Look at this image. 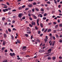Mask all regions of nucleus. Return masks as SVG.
I'll list each match as a JSON object with an SVG mask.
<instances>
[{
    "instance_id": "34",
    "label": "nucleus",
    "mask_w": 62,
    "mask_h": 62,
    "mask_svg": "<svg viewBox=\"0 0 62 62\" xmlns=\"http://www.w3.org/2000/svg\"><path fill=\"white\" fill-rule=\"evenodd\" d=\"M37 4V3H36L35 2H34L33 3V5H36Z\"/></svg>"
},
{
    "instance_id": "55",
    "label": "nucleus",
    "mask_w": 62,
    "mask_h": 62,
    "mask_svg": "<svg viewBox=\"0 0 62 62\" xmlns=\"http://www.w3.org/2000/svg\"><path fill=\"white\" fill-rule=\"evenodd\" d=\"M8 10H11V8H8Z\"/></svg>"
},
{
    "instance_id": "61",
    "label": "nucleus",
    "mask_w": 62,
    "mask_h": 62,
    "mask_svg": "<svg viewBox=\"0 0 62 62\" xmlns=\"http://www.w3.org/2000/svg\"><path fill=\"white\" fill-rule=\"evenodd\" d=\"M12 11H16V9L13 10H12Z\"/></svg>"
},
{
    "instance_id": "22",
    "label": "nucleus",
    "mask_w": 62,
    "mask_h": 62,
    "mask_svg": "<svg viewBox=\"0 0 62 62\" xmlns=\"http://www.w3.org/2000/svg\"><path fill=\"white\" fill-rule=\"evenodd\" d=\"M47 30H48V29H46L45 31H44V32L46 33V32L47 31Z\"/></svg>"
},
{
    "instance_id": "15",
    "label": "nucleus",
    "mask_w": 62,
    "mask_h": 62,
    "mask_svg": "<svg viewBox=\"0 0 62 62\" xmlns=\"http://www.w3.org/2000/svg\"><path fill=\"white\" fill-rule=\"evenodd\" d=\"M33 17L35 19H36L37 18V16H35V15L33 16Z\"/></svg>"
},
{
    "instance_id": "39",
    "label": "nucleus",
    "mask_w": 62,
    "mask_h": 62,
    "mask_svg": "<svg viewBox=\"0 0 62 62\" xmlns=\"http://www.w3.org/2000/svg\"><path fill=\"white\" fill-rule=\"evenodd\" d=\"M61 7V5H59L58 6V8H60Z\"/></svg>"
},
{
    "instance_id": "42",
    "label": "nucleus",
    "mask_w": 62,
    "mask_h": 62,
    "mask_svg": "<svg viewBox=\"0 0 62 62\" xmlns=\"http://www.w3.org/2000/svg\"><path fill=\"white\" fill-rule=\"evenodd\" d=\"M53 39L54 40L55 39V37L54 36H53Z\"/></svg>"
},
{
    "instance_id": "36",
    "label": "nucleus",
    "mask_w": 62,
    "mask_h": 62,
    "mask_svg": "<svg viewBox=\"0 0 62 62\" xmlns=\"http://www.w3.org/2000/svg\"><path fill=\"white\" fill-rule=\"evenodd\" d=\"M32 11L33 12H34V11H35V9H32Z\"/></svg>"
},
{
    "instance_id": "12",
    "label": "nucleus",
    "mask_w": 62,
    "mask_h": 62,
    "mask_svg": "<svg viewBox=\"0 0 62 62\" xmlns=\"http://www.w3.org/2000/svg\"><path fill=\"white\" fill-rule=\"evenodd\" d=\"M27 33L28 34H30L31 33V32L30 31H27Z\"/></svg>"
},
{
    "instance_id": "38",
    "label": "nucleus",
    "mask_w": 62,
    "mask_h": 62,
    "mask_svg": "<svg viewBox=\"0 0 62 62\" xmlns=\"http://www.w3.org/2000/svg\"><path fill=\"white\" fill-rule=\"evenodd\" d=\"M43 20H46V17H44L43 18Z\"/></svg>"
},
{
    "instance_id": "16",
    "label": "nucleus",
    "mask_w": 62,
    "mask_h": 62,
    "mask_svg": "<svg viewBox=\"0 0 62 62\" xmlns=\"http://www.w3.org/2000/svg\"><path fill=\"white\" fill-rule=\"evenodd\" d=\"M40 26L42 28L43 27V24H42V23H40Z\"/></svg>"
},
{
    "instance_id": "46",
    "label": "nucleus",
    "mask_w": 62,
    "mask_h": 62,
    "mask_svg": "<svg viewBox=\"0 0 62 62\" xmlns=\"http://www.w3.org/2000/svg\"><path fill=\"white\" fill-rule=\"evenodd\" d=\"M54 43H55V41L53 42L52 44V46H54Z\"/></svg>"
},
{
    "instance_id": "23",
    "label": "nucleus",
    "mask_w": 62,
    "mask_h": 62,
    "mask_svg": "<svg viewBox=\"0 0 62 62\" xmlns=\"http://www.w3.org/2000/svg\"><path fill=\"white\" fill-rule=\"evenodd\" d=\"M8 15H10L11 14V12L9 11L8 13Z\"/></svg>"
},
{
    "instance_id": "2",
    "label": "nucleus",
    "mask_w": 62,
    "mask_h": 62,
    "mask_svg": "<svg viewBox=\"0 0 62 62\" xmlns=\"http://www.w3.org/2000/svg\"><path fill=\"white\" fill-rule=\"evenodd\" d=\"M22 15L23 14L22 13H19L18 15V17H19V18H21L22 16Z\"/></svg>"
},
{
    "instance_id": "57",
    "label": "nucleus",
    "mask_w": 62,
    "mask_h": 62,
    "mask_svg": "<svg viewBox=\"0 0 62 62\" xmlns=\"http://www.w3.org/2000/svg\"><path fill=\"white\" fill-rule=\"evenodd\" d=\"M10 50L12 52H13V50L12 49H10Z\"/></svg>"
},
{
    "instance_id": "13",
    "label": "nucleus",
    "mask_w": 62,
    "mask_h": 62,
    "mask_svg": "<svg viewBox=\"0 0 62 62\" xmlns=\"http://www.w3.org/2000/svg\"><path fill=\"white\" fill-rule=\"evenodd\" d=\"M56 59V57H52L53 60H55Z\"/></svg>"
},
{
    "instance_id": "47",
    "label": "nucleus",
    "mask_w": 62,
    "mask_h": 62,
    "mask_svg": "<svg viewBox=\"0 0 62 62\" xmlns=\"http://www.w3.org/2000/svg\"><path fill=\"white\" fill-rule=\"evenodd\" d=\"M11 37H12L11 39H12V40L14 39V37H13V36H12Z\"/></svg>"
},
{
    "instance_id": "7",
    "label": "nucleus",
    "mask_w": 62,
    "mask_h": 62,
    "mask_svg": "<svg viewBox=\"0 0 62 62\" xmlns=\"http://www.w3.org/2000/svg\"><path fill=\"white\" fill-rule=\"evenodd\" d=\"M44 52V50H41L39 51V52L40 53H42V52Z\"/></svg>"
},
{
    "instance_id": "30",
    "label": "nucleus",
    "mask_w": 62,
    "mask_h": 62,
    "mask_svg": "<svg viewBox=\"0 0 62 62\" xmlns=\"http://www.w3.org/2000/svg\"><path fill=\"white\" fill-rule=\"evenodd\" d=\"M35 10H36V11H39V9L37 8H36L35 9Z\"/></svg>"
},
{
    "instance_id": "40",
    "label": "nucleus",
    "mask_w": 62,
    "mask_h": 62,
    "mask_svg": "<svg viewBox=\"0 0 62 62\" xmlns=\"http://www.w3.org/2000/svg\"><path fill=\"white\" fill-rule=\"evenodd\" d=\"M59 42H60L61 43H62V40L60 39L59 41Z\"/></svg>"
},
{
    "instance_id": "43",
    "label": "nucleus",
    "mask_w": 62,
    "mask_h": 62,
    "mask_svg": "<svg viewBox=\"0 0 62 62\" xmlns=\"http://www.w3.org/2000/svg\"><path fill=\"white\" fill-rule=\"evenodd\" d=\"M25 7V5H23L22 6V8H24Z\"/></svg>"
},
{
    "instance_id": "48",
    "label": "nucleus",
    "mask_w": 62,
    "mask_h": 62,
    "mask_svg": "<svg viewBox=\"0 0 62 62\" xmlns=\"http://www.w3.org/2000/svg\"><path fill=\"white\" fill-rule=\"evenodd\" d=\"M12 54H13V56H15V53H13Z\"/></svg>"
},
{
    "instance_id": "64",
    "label": "nucleus",
    "mask_w": 62,
    "mask_h": 62,
    "mask_svg": "<svg viewBox=\"0 0 62 62\" xmlns=\"http://www.w3.org/2000/svg\"><path fill=\"white\" fill-rule=\"evenodd\" d=\"M59 59H62V57L60 56L59 57Z\"/></svg>"
},
{
    "instance_id": "4",
    "label": "nucleus",
    "mask_w": 62,
    "mask_h": 62,
    "mask_svg": "<svg viewBox=\"0 0 62 62\" xmlns=\"http://www.w3.org/2000/svg\"><path fill=\"white\" fill-rule=\"evenodd\" d=\"M31 23L32 24V25H35L36 23H35V22H34L33 21H32L31 22Z\"/></svg>"
},
{
    "instance_id": "19",
    "label": "nucleus",
    "mask_w": 62,
    "mask_h": 62,
    "mask_svg": "<svg viewBox=\"0 0 62 62\" xmlns=\"http://www.w3.org/2000/svg\"><path fill=\"white\" fill-rule=\"evenodd\" d=\"M56 38H57V39H59V36H58V35L57 34H56Z\"/></svg>"
},
{
    "instance_id": "21",
    "label": "nucleus",
    "mask_w": 62,
    "mask_h": 62,
    "mask_svg": "<svg viewBox=\"0 0 62 62\" xmlns=\"http://www.w3.org/2000/svg\"><path fill=\"white\" fill-rule=\"evenodd\" d=\"M59 27H62V24H59Z\"/></svg>"
},
{
    "instance_id": "1",
    "label": "nucleus",
    "mask_w": 62,
    "mask_h": 62,
    "mask_svg": "<svg viewBox=\"0 0 62 62\" xmlns=\"http://www.w3.org/2000/svg\"><path fill=\"white\" fill-rule=\"evenodd\" d=\"M26 46H23L22 47V50L23 51H26Z\"/></svg>"
},
{
    "instance_id": "14",
    "label": "nucleus",
    "mask_w": 62,
    "mask_h": 62,
    "mask_svg": "<svg viewBox=\"0 0 62 62\" xmlns=\"http://www.w3.org/2000/svg\"><path fill=\"white\" fill-rule=\"evenodd\" d=\"M51 51H52V49H50L47 51V52H51Z\"/></svg>"
},
{
    "instance_id": "49",
    "label": "nucleus",
    "mask_w": 62,
    "mask_h": 62,
    "mask_svg": "<svg viewBox=\"0 0 62 62\" xmlns=\"http://www.w3.org/2000/svg\"><path fill=\"white\" fill-rule=\"evenodd\" d=\"M41 10L42 11H44V10H43V9L42 8H41Z\"/></svg>"
},
{
    "instance_id": "9",
    "label": "nucleus",
    "mask_w": 62,
    "mask_h": 62,
    "mask_svg": "<svg viewBox=\"0 0 62 62\" xmlns=\"http://www.w3.org/2000/svg\"><path fill=\"white\" fill-rule=\"evenodd\" d=\"M6 41H3L2 44L3 45H5V44H6Z\"/></svg>"
},
{
    "instance_id": "6",
    "label": "nucleus",
    "mask_w": 62,
    "mask_h": 62,
    "mask_svg": "<svg viewBox=\"0 0 62 62\" xmlns=\"http://www.w3.org/2000/svg\"><path fill=\"white\" fill-rule=\"evenodd\" d=\"M27 31H30V28L29 27H28L27 29Z\"/></svg>"
},
{
    "instance_id": "31",
    "label": "nucleus",
    "mask_w": 62,
    "mask_h": 62,
    "mask_svg": "<svg viewBox=\"0 0 62 62\" xmlns=\"http://www.w3.org/2000/svg\"><path fill=\"white\" fill-rule=\"evenodd\" d=\"M13 30L14 31H17V29H16L15 28H13Z\"/></svg>"
},
{
    "instance_id": "35",
    "label": "nucleus",
    "mask_w": 62,
    "mask_h": 62,
    "mask_svg": "<svg viewBox=\"0 0 62 62\" xmlns=\"http://www.w3.org/2000/svg\"><path fill=\"white\" fill-rule=\"evenodd\" d=\"M5 19H6L5 17H3L2 18V20L3 21H5Z\"/></svg>"
},
{
    "instance_id": "26",
    "label": "nucleus",
    "mask_w": 62,
    "mask_h": 62,
    "mask_svg": "<svg viewBox=\"0 0 62 62\" xmlns=\"http://www.w3.org/2000/svg\"><path fill=\"white\" fill-rule=\"evenodd\" d=\"M44 40H45V42H46L48 41V40L47 39H45Z\"/></svg>"
},
{
    "instance_id": "52",
    "label": "nucleus",
    "mask_w": 62,
    "mask_h": 62,
    "mask_svg": "<svg viewBox=\"0 0 62 62\" xmlns=\"http://www.w3.org/2000/svg\"><path fill=\"white\" fill-rule=\"evenodd\" d=\"M5 11H8V8H6L5 9Z\"/></svg>"
},
{
    "instance_id": "28",
    "label": "nucleus",
    "mask_w": 62,
    "mask_h": 62,
    "mask_svg": "<svg viewBox=\"0 0 62 62\" xmlns=\"http://www.w3.org/2000/svg\"><path fill=\"white\" fill-rule=\"evenodd\" d=\"M47 4H51V2L50 1H48L46 2Z\"/></svg>"
},
{
    "instance_id": "62",
    "label": "nucleus",
    "mask_w": 62,
    "mask_h": 62,
    "mask_svg": "<svg viewBox=\"0 0 62 62\" xmlns=\"http://www.w3.org/2000/svg\"><path fill=\"white\" fill-rule=\"evenodd\" d=\"M28 9H29V8H26L25 9V10H28Z\"/></svg>"
},
{
    "instance_id": "51",
    "label": "nucleus",
    "mask_w": 62,
    "mask_h": 62,
    "mask_svg": "<svg viewBox=\"0 0 62 62\" xmlns=\"http://www.w3.org/2000/svg\"><path fill=\"white\" fill-rule=\"evenodd\" d=\"M53 24H56V23H56V22H53Z\"/></svg>"
},
{
    "instance_id": "60",
    "label": "nucleus",
    "mask_w": 62,
    "mask_h": 62,
    "mask_svg": "<svg viewBox=\"0 0 62 62\" xmlns=\"http://www.w3.org/2000/svg\"><path fill=\"white\" fill-rule=\"evenodd\" d=\"M37 42H40V41H39V39H37Z\"/></svg>"
},
{
    "instance_id": "10",
    "label": "nucleus",
    "mask_w": 62,
    "mask_h": 62,
    "mask_svg": "<svg viewBox=\"0 0 62 62\" xmlns=\"http://www.w3.org/2000/svg\"><path fill=\"white\" fill-rule=\"evenodd\" d=\"M17 57H18L17 58V59H18V60H20V59H21V58L19 57V56H17Z\"/></svg>"
},
{
    "instance_id": "45",
    "label": "nucleus",
    "mask_w": 62,
    "mask_h": 62,
    "mask_svg": "<svg viewBox=\"0 0 62 62\" xmlns=\"http://www.w3.org/2000/svg\"><path fill=\"white\" fill-rule=\"evenodd\" d=\"M6 4H7L8 5V6H9L10 5L9 3L8 2H7L6 3Z\"/></svg>"
},
{
    "instance_id": "29",
    "label": "nucleus",
    "mask_w": 62,
    "mask_h": 62,
    "mask_svg": "<svg viewBox=\"0 0 62 62\" xmlns=\"http://www.w3.org/2000/svg\"><path fill=\"white\" fill-rule=\"evenodd\" d=\"M41 33V32L40 31H38V33L39 34H40V33Z\"/></svg>"
},
{
    "instance_id": "41",
    "label": "nucleus",
    "mask_w": 62,
    "mask_h": 62,
    "mask_svg": "<svg viewBox=\"0 0 62 62\" xmlns=\"http://www.w3.org/2000/svg\"><path fill=\"white\" fill-rule=\"evenodd\" d=\"M25 36H26V37H28V34H25Z\"/></svg>"
},
{
    "instance_id": "17",
    "label": "nucleus",
    "mask_w": 62,
    "mask_h": 62,
    "mask_svg": "<svg viewBox=\"0 0 62 62\" xmlns=\"http://www.w3.org/2000/svg\"><path fill=\"white\" fill-rule=\"evenodd\" d=\"M4 38H7V34H4Z\"/></svg>"
},
{
    "instance_id": "18",
    "label": "nucleus",
    "mask_w": 62,
    "mask_h": 62,
    "mask_svg": "<svg viewBox=\"0 0 62 62\" xmlns=\"http://www.w3.org/2000/svg\"><path fill=\"white\" fill-rule=\"evenodd\" d=\"M53 32L54 33H56V30H53Z\"/></svg>"
},
{
    "instance_id": "58",
    "label": "nucleus",
    "mask_w": 62,
    "mask_h": 62,
    "mask_svg": "<svg viewBox=\"0 0 62 62\" xmlns=\"http://www.w3.org/2000/svg\"><path fill=\"white\" fill-rule=\"evenodd\" d=\"M32 1H33V0H28V1L29 2H32Z\"/></svg>"
},
{
    "instance_id": "63",
    "label": "nucleus",
    "mask_w": 62,
    "mask_h": 62,
    "mask_svg": "<svg viewBox=\"0 0 62 62\" xmlns=\"http://www.w3.org/2000/svg\"><path fill=\"white\" fill-rule=\"evenodd\" d=\"M4 52H6V53H7V52H8V50L6 49L5 50Z\"/></svg>"
},
{
    "instance_id": "3",
    "label": "nucleus",
    "mask_w": 62,
    "mask_h": 62,
    "mask_svg": "<svg viewBox=\"0 0 62 62\" xmlns=\"http://www.w3.org/2000/svg\"><path fill=\"white\" fill-rule=\"evenodd\" d=\"M38 17H41V18H42V17L43 16L41 14H39L38 15Z\"/></svg>"
},
{
    "instance_id": "56",
    "label": "nucleus",
    "mask_w": 62,
    "mask_h": 62,
    "mask_svg": "<svg viewBox=\"0 0 62 62\" xmlns=\"http://www.w3.org/2000/svg\"><path fill=\"white\" fill-rule=\"evenodd\" d=\"M3 12H6V10H5V9H3Z\"/></svg>"
},
{
    "instance_id": "44",
    "label": "nucleus",
    "mask_w": 62,
    "mask_h": 62,
    "mask_svg": "<svg viewBox=\"0 0 62 62\" xmlns=\"http://www.w3.org/2000/svg\"><path fill=\"white\" fill-rule=\"evenodd\" d=\"M29 19L30 21H32V18L31 17H30Z\"/></svg>"
},
{
    "instance_id": "37",
    "label": "nucleus",
    "mask_w": 62,
    "mask_h": 62,
    "mask_svg": "<svg viewBox=\"0 0 62 62\" xmlns=\"http://www.w3.org/2000/svg\"><path fill=\"white\" fill-rule=\"evenodd\" d=\"M47 15V14L46 13H45L44 15V17H46Z\"/></svg>"
},
{
    "instance_id": "25",
    "label": "nucleus",
    "mask_w": 62,
    "mask_h": 62,
    "mask_svg": "<svg viewBox=\"0 0 62 62\" xmlns=\"http://www.w3.org/2000/svg\"><path fill=\"white\" fill-rule=\"evenodd\" d=\"M9 54L10 55H11V56H13V55L12 54V53H10Z\"/></svg>"
},
{
    "instance_id": "5",
    "label": "nucleus",
    "mask_w": 62,
    "mask_h": 62,
    "mask_svg": "<svg viewBox=\"0 0 62 62\" xmlns=\"http://www.w3.org/2000/svg\"><path fill=\"white\" fill-rule=\"evenodd\" d=\"M28 7H29V8H31V7H32V4H31L29 5H28Z\"/></svg>"
},
{
    "instance_id": "33",
    "label": "nucleus",
    "mask_w": 62,
    "mask_h": 62,
    "mask_svg": "<svg viewBox=\"0 0 62 62\" xmlns=\"http://www.w3.org/2000/svg\"><path fill=\"white\" fill-rule=\"evenodd\" d=\"M8 31L9 32H11V29H8Z\"/></svg>"
},
{
    "instance_id": "27",
    "label": "nucleus",
    "mask_w": 62,
    "mask_h": 62,
    "mask_svg": "<svg viewBox=\"0 0 62 62\" xmlns=\"http://www.w3.org/2000/svg\"><path fill=\"white\" fill-rule=\"evenodd\" d=\"M52 59V58H51V57H48V60H51V59Z\"/></svg>"
},
{
    "instance_id": "11",
    "label": "nucleus",
    "mask_w": 62,
    "mask_h": 62,
    "mask_svg": "<svg viewBox=\"0 0 62 62\" xmlns=\"http://www.w3.org/2000/svg\"><path fill=\"white\" fill-rule=\"evenodd\" d=\"M51 29H49L47 30V32H51Z\"/></svg>"
},
{
    "instance_id": "50",
    "label": "nucleus",
    "mask_w": 62,
    "mask_h": 62,
    "mask_svg": "<svg viewBox=\"0 0 62 62\" xmlns=\"http://www.w3.org/2000/svg\"><path fill=\"white\" fill-rule=\"evenodd\" d=\"M33 35H32L31 36V39H33Z\"/></svg>"
},
{
    "instance_id": "24",
    "label": "nucleus",
    "mask_w": 62,
    "mask_h": 62,
    "mask_svg": "<svg viewBox=\"0 0 62 62\" xmlns=\"http://www.w3.org/2000/svg\"><path fill=\"white\" fill-rule=\"evenodd\" d=\"M5 49V47H3L1 49H2V51H4V49Z\"/></svg>"
},
{
    "instance_id": "20",
    "label": "nucleus",
    "mask_w": 62,
    "mask_h": 62,
    "mask_svg": "<svg viewBox=\"0 0 62 62\" xmlns=\"http://www.w3.org/2000/svg\"><path fill=\"white\" fill-rule=\"evenodd\" d=\"M17 41L18 43H21V42L20 41V40H17Z\"/></svg>"
},
{
    "instance_id": "59",
    "label": "nucleus",
    "mask_w": 62,
    "mask_h": 62,
    "mask_svg": "<svg viewBox=\"0 0 62 62\" xmlns=\"http://www.w3.org/2000/svg\"><path fill=\"white\" fill-rule=\"evenodd\" d=\"M35 29H36V30H38V28L36 26L35 27Z\"/></svg>"
},
{
    "instance_id": "54",
    "label": "nucleus",
    "mask_w": 62,
    "mask_h": 62,
    "mask_svg": "<svg viewBox=\"0 0 62 62\" xmlns=\"http://www.w3.org/2000/svg\"><path fill=\"white\" fill-rule=\"evenodd\" d=\"M29 25L31 27H33V26H32V25H31V24H29Z\"/></svg>"
},
{
    "instance_id": "53",
    "label": "nucleus",
    "mask_w": 62,
    "mask_h": 62,
    "mask_svg": "<svg viewBox=\"0 0 62 62\" xmlns=\"http://www.w3.org/2000/svg\"><path fill=\"white\" fill-rule=\"evenodd\" d=\"M28 15L29 17H31V14L30 13Z\"/></svg>"
},
{
    "instance_id": "32",
    "label": "nucleus",
    "mask_w": 62,
    "mask_h": 62,
    "mask_svg": "<svg viewBox=\"0 0 62 62\" xmlns=\"http://www.w3.org/2000/svg\"><path fill=\"white\" fill-rule=\"evenodd\" d=\"M22 9V8L21 7H19L18 8V9H19V10H21V9Z\"/></svg>"
},
{
    "instance_id": "8",
    "label": "nucleus",
    "mask_w": 62,
    "mask_h": 62,
    "mask_svg": "<svg viewBox=\"0 0 62 62\" xmlns=\"http://www.w3.org/2000/svg\"><path fill=\"white\" fill-rule=\"evenodd\" d=\"M58 24H57L55 26V28H56V29L58 28Z\"/></svg>"
}]
</instances>
